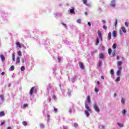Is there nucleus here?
Here are the masks:
<instances>
[{
    "instance_id": "1",
    "label": "nucleus",
    "mask_w": 129,
    "mask_h": 129,
    "mask_svg": "<svg viewBox=\"0 0 129 129\" xmlns=\"http://www.w3.org/2000/svg\"><path fill=\"white\" fill-rule=\"evenodd\" d=\"M85 107L86 109H87L85 111V113L86 116L88 117V116L90 115V113L88 111H91V109L90 108V107H89V106H88V104H87V103H85Z\"/></svg>"
},
{
    "instance_id": "2",
    "label": "nucleus",
    "mask_w": 129,
    "mask_h": 129,
    "mask_svg": "<svg viewBox=\"0 0 129 129\" xmlns=\"http://www.w3.org/2000/svg\"><path fill=\"white\" fill-rule=\"evenodd\" d=\"M93 106L95 111H96L97 112H99V111H100V110L99 109V107H98V106H97V104H94Z\"/></svg>"
},
{
    "instance_id": "3",
    "label": "nucleus",
    "mask_w": 129,
    "mask_h": 129,
    "mask_svg": "<svg viewBox=\"0 0 129 129\" xmlns=\"http://www.w3.org/2000/svg\"><path fill=\"white\" fill-rule=\"evenodd\" d=\"M110 6L112 8H114L115 7V0H112Z\"/></svg>"
},
{
    "instance_id": "4",
    "label": "nucleus",
    "mask_w": 129,
    "mask_h": 129,
    "mask_svg": "<svg viewBox=\"0 0 129 129\" xmlns=\"http://www.w3.org/2000/svg\"><path fill=\"white\" fill-rule=\"evenodd\" d=\"M34 90H35V87H33L31 88L30 91V92H29L30 95H33V94H34Z\"/></svg>"
},
{
    "instance_id": "5",
    "label": "nucleus",
    "mask_w": 129,
    "mask_h": 129,
    "mask_svg": "<svg viewBox=\"0 0 129 129\" xmlns=\"http://www.w3.org/2000/svg\"><path fill=\"white\" fill-rule=\"evenodd\" d=\"M98 37H100L101 41H102V34H101V32H100V30L98 31Z\"/></svg>"
},
{
    "instance_id": "6",
    "label": "nucleus",
    "mask_w": 129,
    "mask_h": 129,
    "mask_svg": "<svg viewBox=\"0 0 129 129\" xmlns=\"http://www.w3.org/2000/svg\"><path fill=\"white\" fill-rule=\"evenodd\" d=\"M82 2L86 7H90V4H87V0H82Z\"/></svg>"
},
{
    "instance_id": "7",
    "label": "nucleus",
    "mask_w": 129,
    "mask_h": 129,
    "mask_svg": "<svg viewBox=\"0 0 129 129\" xmlns=\"http://www.w3.org/2000/svg\"><path fill=\"white\" fill-rule=\"evenodd\" d=\"M16 45L17 46V47H19V48H22V44L20 43V42H16Z\"/></svg>"
},
{
    "instance_id": "8",
    "label": "nucleus",
    "mask_w": 129,
    "mask_h": 129,
    "mask_svg": "<svg viewBox=\"0 0 129 129\" xmlns=\"http://www.w3.org/2000/svg\"><path fill=\"white\" fill-rule=\"evenodd\" d=\"M80 67L81 69H84L85 67H84V65L83 64V63H82V62H80Z\"/></svg>"
},
{
    "instance_id": "9",
    "label": "nucleus",
    "mask_w": 129,
    "mask_h": 129,
    "mask_svg": "<svg viewBox=\"0 0 129 129\" xmlns=\"http://www.w3.org/2000/svg\"><path fill=\"white\" fill-rule=\"evenodd\" d=\"M20 63H21V59L18 57L16 59V64H20Z\"/></svg>"
},
{
    "instance_id": "10",
    "label": "nucleus",
    "mask_w": 129,
    "mask_h": 129,
    "mask_svg": "<svg viewBox=\"0 0 129 129\" xmlns=\"http://www.w3.org/2000/svg\"><path fill=\"white\" fill-rule=\"evenodd\" d=\"M87 100L88 101V103H91V100L90 99V96H88L87 97Z\"/></svg>"
},
{
    "instance_id": "11",
    "label": "nucleus",
    "mask_w": 129,
    "mask_h": 129,
    "mask_svg": "<svg viewBox=\"0 0 129 129\" xmlns=\"http://www.w3.org/2000/svg\"><path fill=\"white\" fill-rule=\"evenodd\" d=\"M0 57L2 61H5V60H6V58L5 57V56H4V55L3 54L0 55Z\"/></svg>"
},
{
    "instance_id": "12",
    "label": "nucleus",
    "mask_w": 129,
    "mask_h": 129,
    "mask_svg": "<svg viewBox=\"0 0 129 129\" xmlns=\"http://www.w3.org/2000/svg\"><path fill=\"white\" fill-rule=\"evenodd\" d=\"M112 36H113V37H114V38H115V37H116V36H117L116 31H113L112 32Z\"/></svg>"
},
{
    "instance_id": "13",
    "label": "nucleus",
    "mask_w": 129,
    "mask_h": 129,
    "mask_svg": "<svg viewBox=\"0 0 129 129\" xmlns=\"http://www.w3.org/2000/svg\"><path fill=\"white\" fill-rule=\"evenodd\" d=\"M108 39L111 40V32H109L108 34Z\"/></svg>"
},
{
    "instance_id": "14",
    "label": "nucleus",
    "mask_w": 129,
    "mask_h": 129,
    "mask_svg": "<svg viewBox=\"0 0 129 129\" xmlns=\"http://www.w3.org/2000/svg\"><path fill=\"white\" fill-rule=\"evenodd\" d=\"M121 30H122V32H123V33H126V30H125V28H124V27H121Z\"/></svg>"
},
{
    "instance_id": "15",
    "label": "nucleus",
    "mask_w": 129,
    "mask_h": 129,
    "mask_svg": "<svg viewBox=\"0 0 129 129\" xmlns=\"http://www.w3.org/2000/svg\"><path fill=\"white\" fill-rule=\"evenodd\" d=\"M99 57L100 59H103V57H104V55H103V54L100 53L99 54Z\"/></svg>"
},
{
    "instance_id": "16",
    "label": "nucleus",
    "mask_w": 129,
    "mask_h": 129,
    "mask_svg": "<svg viewBox=\"0 0 129 129\" xmlns=\"http://www.w3.org/2000/svg\"><path fill=\"white\" fill-rule=\"evenodd\" d=\"M122 64V61H119L117 62V67H119V66H121V64Z\"/></svg>"
},
{
    "instance_id": "17",
    "label": "nucleus",
    "mask_w": 129,
    "mask_h": 129,
    "mask_svg": "<svg viewBox=\"0 0 129 129\" xmlns=\"http://www.w3.org/2000/svg\"><path fill=\"white\" fill-rule=\"evenodd\" d=\"M74 8H73L72 9L70 10V12L71 14H75V12H74Z\"/></svg>"
},
{
    "instance_id": "18",
    "label": "nucleus",
    "mask_w": 129,
    "mask_h": 129,
    "mask_svg": "<svg viewBox=\"0 0 129 129\" xmlns=\"http://www.w3.org/2000/svg\"><path fill=\"white\" fill-rule=\"evenodd\" d=\"M95 44L96 45H98V44H99V39L98 38V37L96 38Z\"/></svg>"
},
{
    "instance_id": "19",
    "label": "nucleus",
    "mask_w": 129,
    "mask_h": 129,
    "mask_svg": "<svg viewBox=\"0 0 129 129\" xmlns=\"http://www.w3.org/2000/svg\"><path fill=\"white\" fill-rule=\"evenodd\" d=\"M12 58H13V60L14 62H15V61L16 60V57H15V53H12Z\"/></svg>"
},
{
    "instance_id": "20",
    "label": "nucleus",
    "mask_w": 129,
    "mask_h": 129,
    "mask_svg": "<svg viewBox=\"0 0 129 129\" xmlns=\"http://www.w3.org/2000/svg\"><path fill=\"white\" fill-rule=\"evenodd\" d=\"M5 114H6L4 111H2L0 112V116H5Z\"/></svg>"
},
{
    "instance_id": "21",
    "label": "nucleus",
    "mask_w": 129,
    "mask_h": 129,
    "mask_svg": "<svg viewBox=\"0 0 129 129\" xmlns=\"http://www.w3.org/2000/svg\"><path fill=\"white\" fill-rule=\"evenodd\" d=\"M108 54L109 55H111V52H112V50H111V48H109L108 50Z\"/></svg>"
},
{
    "instance_id": "22",
    "label": "nucleus",
    "mask_w": 129,
    "mask_h": 129,
    "mask_svg": "<svg viewBox=\"0 0 129 129\" xmlns=\"http://www.w3.org/2000/svg\"><path fill=\"white\" fill-rule=\"evenodd\" d=\"M27 60L26 59V58H22V62L23 63H26Z\"/></svg>"
},
{
    "instance_id": "23",
    "label": "nucleus",
    "mask_w": 129,
    "mask_h": 129,
    "mask_svg": "<svg viewBox=\"0 0 129 129\" xmlns=\"http://www.w3.org/2000/svg\"><path fill=\"white\" fill-rule=\"evenodd\" d=\"M11 71H13V70H15V67L14 66H12L10 68Z\"/></svg>"
},
{
    "instance_id": "24",
    "label": "nucleus",
    "mask_w": 129,
    "mask_h": 129,
    "mask_svg": "<svg viewBox=\"0 0 129 129\" xmlns=\"http://www.w3.org/2000/svg\"><path fill=\"white\" fill-rule=\"evenodd\" d=\"M121 103H122L123 104H124L125 103V100L124 99H123V98L121 99Z\"/></svg>"
},
{
    "instance_id": "25",
    "label": "nucleus",
    "mask_w": 129,
    "mask_h": 129,
    "mask_svg": "<svg viewBox=\"0 0 129 129\" xmlns=\"http://www.w3.org/2000/svg\"><path fill=\"white\" fill-rule=\"evenodd\" d=\"M74 126H75V127H78V124L76 122H75L74 123Z\"/></svg>"
},
{
    "instance_id": "26",
    "label": "nucleus",
    "mask_w": 129,
    "mask_h": 129,
    "mask_svg": "<svg viewBox=\"0 0 129 129\" xmlns=\"http://www.w3.org/2000/svg\"><path fill=\"white\" fill-rule=\"evenodd\" d=\"M120 77H118L116 79V82H118V81H120Z\"/></svg>"
},
{
    "instance_id": "27",
    "label": "nucleus",
    "mask_w": 129,
    "mask_h": 129,
    "mask_svg": "<svg viewBox=\"0 0 129 129\" xmlns=\"http://www.w3.org/2000/svg\"><path fill=\"white\" fill-rule=\"evenodd\" d=\"M121 72V71L118 70V71L117 72V75H118V76H119V75H120Z\"/></svg>"
},
{
    "instance_id": "28",
    "label": "nucleus",
    "mask_w": 129,
    "mask_h": 129,
    "mask_svg": "<svg viewBox=\"0 0 129 129\" xmlns=\"http://www.w3.org/2000/svg\"><path fill=\"white\" fill-rule=\"evenodd\" d=\"M25 67L24 66H22L21 68V71H25Z\"/></svg>"
},
{
    "instance_id": "29",
    "label": "nucleus",
    "mask_w": 129,
    "mask_h": 129,
    "mask_svg": "<svg viewBox=\"0 0 129 129\" xmlns=\"http://www.w3.org/2000/svg\"><path fill=\"white\" fill-rule=\"evenodd\" d=\"M101 64H102V61L101 60L99 61V64H98V66L99 67H100V66H101Z\"/></svg>"
},
{
    "instance_id": "30",
    "label": "nucleus",
    "mask_w": 129,
    "mask_h": 129,
    "mask_svg": "<svg viewBox=\"0 0 129 129\" xmlns=\"http://www.w3.org/2000/svg\"><path fill=\"white\" fill-rule=\"evenodd\" d=\"M40 128H44V124H42V123H40Z\"/></svg>"
},
{
    "instance_id": "31",
    "label": "nucleus",
    "mask_w": 129,
    "mask_h": 129,
    "mask_svg": "<svg viewBox=\"0 0 129 129\" xmlns=\"http://www.w3.org/2000/svg\"><path fill=\"white\" fill-rule=\"evenodd\" d=\"M110 73L112 75H113V74H114V71H113V70H111Z\"/></svg>"
},
{
    "instance_id": "32",
    "label": "nucleus",
    "mask_w": 129,
    "mask_h": 129,
    "mask_svg": "<svg viewBox=\"0 0 129 129\" xmlns=\"http://www.w3.org/2000/svg\"><path fill=\"white\" fill-rule=\"evenodd\" d=\"M22 123H23V125H27V121H23Z\"/></svg>"
},
{
    "instance_id": "33",
    "label": "nucleus",
    "mask_w": 129,
    "mask_h": 129,
    "mask_svg": "<svg viewBox=\"0 0 129 129\" xmlns=\"http://www.w3.org/2000/svg\"><path fill=\"white\" fill-rule=\"evenodd\" d=\"M118 125L120 127H122V126H123V125L120 123H118Z\"/></svg>"
},
{
    "instance_id": "34",
    "label": "nucleus",
    "mask_w": 129,
    "mask_h": 129,
    "mask_svg": "<svg viewBox=\"0 0 129 129\" xmlns=\"http://www.w3.org/2000/svg\"><path fill=\"white\" fill-rule=\"evenodd\" d=\"M23 48V49H27V47H26V46H25V45L22 44H21V48Z\"/></svg>"
},
{
    "instance_id": "35",
    "label": "nucleus",
    "mask_w": 129,
    "mask_h": 129,
    "mask_svg": "<svg viewBox=\"0 0 129 129\" xmlns=\"http://www.w3.org/2000/svg\"><path fill=\"white\" fill-rule=\"evenodd\" d=\"M113 49H116V44H114L112 46Z\"/></svg>"
},
{
    "instance_id": "36",
    "label": "nucleus",
    "mask_w": 129,
    "mask_h": 129,
    "mask_svg": "<svg viewBox=\"0 0 129 129\" xmlns=\"http://www.w3.org/2000/svg\"><path fill=\"white\" fill-rule=\"evenodd\" d=\"M103 29H104V30H107V27L105 25H103Z\"/></svg>"
},
{
    "instance_id": "37",
    "label": "nucleus",
    "mask_w": 129,
    "mask_h": 129,
    "mask_svg": "<svg viewBox=\"0 0 129 129\" xmlns=\"http://www.w3.org/2000/svg\"><path fill=\"white\" fill-rule=\"evenodd\" d=\"M18 55H19V56H22V51H18Z\"/></svg>"
},
{
    "instance_id": "38",
    "label": "nucleus",
    "mask_w": 129,
    "mask_h": 129,
    "mask_svg": "<svg viewBox=\"0 0 129 129\" xmlns=\"http://www.w3.org/2000/svg\"><path fill=\"white\" fill-rule=\"evenodd\" d=\"M6 123V122L5 121V120H3L2 121V122L1 123V125H4V124H5Z\"/></svg>"
},
{
    "instance_id": "39",
    "label": "nucleus",
    "mask_w": 129,
    "mask_h": 129,
    "mask_svg": "<svg viewBox=\"0 0 129 129\" xmlns=\"http://www.w3.org/2000/svg\"><path fill=\"white\" fill-rule=\"evenodd\" d=\"M115 27H116V26H117V20H115V24H114Z\"/></svg>"
},
{
    "instance_id": "40",
    "label": "nucleus",
    "mask_w": 129,
    "mask_h": 129,
    "mask_svg": "<svg viewBox=\"0 0 129 129\" xmlns=\"http://www.w3.org/2000/svg\"><path fill=\"white\" fill-rule=\"evenodd\" d=\"M95 92L97 93V92H98V91H99V90L98 89H97V88H95Z\"/></svg>"
},
{
    "instance_id": "41",
    "label": "nucleus",
    "mask_w": 129,
    "mask_h": 129,
    "mask_svg": "<svg viewBox=\"0 0 129 129\" xmlns=\"http://www.w3.org/2000/svg\"><path fill=\"white\" fill-rule=\"evenodd\" d=\"M52 99H57V98L56 97V96L53 95L52 97Z\"/></svg>"
},
{
    "instance_id": "42",
    "label": "nucleus",
    "mask_w": 129,
    "mask_h": 129,
    "mask_svg": "<svg viewBox=\"0 0 129 129\" xmlns=\"http://www.w3.org/2000/svg\"><path fill=\"white\" fill-rule=\"evenodd\" d=\"M77 23H78L79 24H80V23H81V19H78L77 21Z\"/></svg>"
},
{
    "instance_id": "43",
    "label": "nucleus",
    "mask_w": 129,
    "mask_h": 129,
    "mask_svg": "<svg viewBox=\"0 0 129 129\" xmlns=\"http://www.w3.org/2000/svg\"><path fill=\"white\" fill-rule=\"evenodd\" d=\"M57 111L58 109H57V108H54V112H55V113L57 112Z\"/></svg>"
},
{
    "instance_id": "44",
    "label": "nucleus",
    "mask_w": 129,
    "mask_h": 129,
    "mask_svg": "<svg viewBox=\"0 0 129 129\" xmlns=\"http://www.w3.org/2000/svg\"><path fill=\"white\" fill-rule=\"evenodd\" d=\"M0 98H1L2 100H4V96L3 95H0Z\"/></svg>"
},
{
    "instance_id": "45",
    "label": "nucleus",
    "mask_w": 129,
    "mask_h": 129,
    "mask_svg": "<svg viewBox=\"0 0 129 129\" xmlns=\"http://www.w3.org/2000/svg\"><path fill=\"white\" fill-rule=\"evenodd\" d=\"M126 112V110L125 109H124L122 112L123 114H125V113Z\"/></svg>"
},
{
    "instance_id": "46",
    "label": "nucleus",
    "mask_w": 129,
    "mask_h": 129,
    "mask_svg": "<svg viewBox=\"0 0 129 129\" xmlns=\"http://www.w3.org/2000/svg\"><path fill=\"white\" fill-rule=\"evenodd\" d=\"M125 27H128V23L125 22Z\"/></svg>"
},
{
    "instance_id": "47",
    "label": "nucleus",
    "mask_w": 129,
    "mask_h": 129,
    "mask_svg": "<svg viewBox=\"0 0 129 129\" xmlns=\"http://www.w3.org/2000/svg\"><path fill=\"white\" fill-rule=\"evenodd\" d=\"M28 104H25L24 105V107H28Z\"/></svg>"
},
{
    "instance_id": "48",
    "label": "nucleus",
    "mask_w": 129,
    "mask_h": 129,
    "mask_svg": "<svg viewBox=\"0 0 129 129\" xmlns=\"http://www.w3.org/2000/svg\"><path fill=\"white\" fill-rule=\"evenodd\" d=\"M57 60H58V62H60V61L61 60V58L59 57H58Z\"/></svg>"
},
{
    "instance_id": "49",
    "label": "nucleus",
    "mask_w": 129,
    "mask_h": 129,
    "mask_svg": "<svg viewBox=\"0 0 129 129\" xmlns=\"http://www.w3.org/2000/svg\"><path fill=\"white\" fill-rule=\"evenodd\" d=\"M102 49L103 50V51H104V50L105 49V47L104 46H102Z\"/></svg>"
},
{
    "instance_id": "50",
    "label": "nucleus",
    "mask_w": 129,
    "mask_h": 129,
    "mask_svg": "<svg viewBox=\"0 0 129 129\" xmlns=\"http://www.w3.org/2000/svg\"><path fill=\"white\" fill-rule=\"evenodd\" d=\"M112 55L113 56H115V52H113L112 53Z\"/></svg>"
},
{
    "instance_id": "51",
    "label": "nucleus",
    "mask_w": 129,
    "mask_h": 129,
    "mask_svg": "<svg viewBox=\"0 0 129 129\" xmlns=\"http://www.w3.org/2000/svg\"><path fill=\"white\" fill-rule=\"evenodd\" d=\"M119 71H121V67L118 68Z\"/></svg>"
},
{
    "instance_id": "52",
    "label": "nucleus",
    "mask_w": 129,
    "mask_h": 129,
    "mask_svg": "<svg viewBox=\"0 0 129 129\" xmlns=\"http://www.w3.org/2000/svg\"><path fill=\"white\" fill-rule=\"evenodd\" d=\"M88 26H91V23H90V22H88Z\"/></svg>"
},
{
    "instance_id": "53",
    "label": "nucleus",
    "mask_w": 129,
    "mask_h": 129,
    "mask_svg": "<svg viewBox=\"0 0 129 129\" xmlns=\"http://www.w3.org/2000/svg\"><path fill=\"white\" fill-rule=\"evenodd\" d=\"M102 23H103V24H105L106 22L105 20H102Z\"/></svg>"
},
{
    "instance_id": "54",
    "label": "nucleus",
    "mask_w": 129,
    "mask_h": 129,
    "mask_svg": "<svg viewBox=\"0 0 129 129\" xmlns=\"http://www.w3.org/2000/svg\"><path fill=\"white\" fill-rule=\"evenodd\" d=\"M116 59H117V60H119V56H117Z\"/></svg>"
},
{
    "instance_id": "55",
    "label": "nucleus",
    "mask_w": 129,
    "mask_h": 129,
    "mask_svg": "<svg viewBox=\"0 0 129 129\" xmlns=\"http://www.w3.org/2000/svg\"><path fill=\"white\" fill-rule=\"evenodd\" d=\"M84 14L85 15V16H87V12H84Z\"/></svg>"
},
{
    "instance_id": "56",
    "label": "nucleus",
    "mask_w": 129,
    "mask_h": 129,
    "mask_svg": "<svg viewBox=\"0 0 129 129\" xmlns=\"http://www.w3.org/2000/svg\"><path fill=\"white\" fill-rule=\"evenodd\" d=\"M1 74L2 75H3V76L5 75V72H2Z\"/></svg>"
},
{
    "instance_id": "57",
    "label": "nucleus",
    "mask_w": 129,
    "mask_h": 129,
    "mask_svg": "<svg viewBox=\"0 0 129 129\" xmlns=\"http://www.w3.org/2000/svg\"><path fill=\"white\" fill-rule=\"evenodd\" d=\"M97 84H98V85H100V83L99 82V81H97Z\"/></svg>"
},
{
    "instance_id": "58",
    "label": "nucleus",
    "mask_w": 129,
    "mask_h": 129,
    "mask_svg": "<svg viewBox=\"0 0 129 129\" xmlns=\"http://www.w3.org/2000/svg\"><path fill=\"white\" fill-rule=\"evenodd\" d=\"M101 78H102V79H103V80L104 79V77L103 76H102L101 77Z\"/></svg>"
},
{
    "instance_id": "59",
    "label": "nucleus",
    "mask_w": 129,
    "mask_h": 129,
    "mask_svg": "<svg viewBox=\"0 0 129 129\" xmlns=\"http://www.w3.org/2000/svg\"><path fill=\"white\" fill-rule=\"evenodd\" d=\"M7 129H12V127L9 126V127H7Z\"/></svg>"
},
{
    "instance_id": "60",
    "label": "nucleus",
    "mask_w": 129,
    "mask_h": 129,
    "mask_svg": "<svg viewBox=\"0 0 129 129\" xmlns=\"http://www.w3.org/2000/svg\"><path fill=\"white\" fill-rule=\"evenodd\" d=\"M115 96H116V93H115V94H114V97H115Z\"/></svg>"
},
{
    "instance_id": "61",
    "label": "nucleus",
    "mask_w": 129,
    "mask_h": 129,
    "mask_svg": "<svg viewBox=\"0 0 129 129\" xmlns=\"http://www.w3.org/2000/svg\"><path fill=\"white\" fill-rule=\"evenodd\" d=\"M62 24L63 25V26H66V25L65 24H64L63 23H62Z\"/></svg>"
},
{
    "instance_id": "62",
    "label": "nucleus",
    "mask_w": 129,
    "mask_h": 129,
    "mask_svg": "<svg viewBox=\"0 0 129 129\" xmlns=\"http://www.w3.org/2000/svg\"><path fill=\"white\" fill-rule=\"evenodd\" d=\"M102 128H104V126H102Z\"/></svg>"
},
{
    "instance_id": "63",
    "label": "nucleus",
    "mask_w": 129,
    "mask_h": 129,
    "mask_svg": "<svg viewBox=\"0 0 129 129\" xmlns=\"http://www.w3.org/2000/svg\"><path fill=\"white\" fill-rule=\"evenodd\" d=\"M9 87H11V84L9 85Z\"/></svg>"
},
{
    "instance_id": "64",
    "label": "nucleus",
    "mask_w": 129,
    "mask_h": 129,
    "mask_svg": "<svg viewBox=\"0 0 129 129\" xmlns=\"http://www.w3.org/2000/svg\"><path fill=\"white\" fill-rule=\"evenodd\" d=\"M51 100H52L51 99H49V101H51Z\"/></svg>"
}]
</instances>
